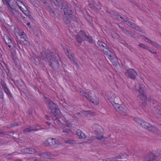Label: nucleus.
<instances>
[{
  "label": "nucleus",
  "mask_w": 161,
  "mask_h": 161,
  "mask_svg": "<svg viewBox=\"0 0 161 161\" xmlns=\"http://www.w3.org/2000/svg\"><path fill=\"white\" fill-rule=\"evenodd\" d=\"M41 58L46 61L49 62L50 65L56 71H58L59 69V64L58 62L57 55L53 52H43L41 53Z\"/></svg>",
  "instance_id": "nucleus-1"
},
{
  "label": "nucleus",
  "mask_w": 161,
  "mask_h": 161,
  "mask_svg": "<svg viewBox=\"0 0 161 161\" xmlns=\"http://www.w3.org/2000/svg\"><path fill=\"white\" fill-rule=\"evenodd\" d=\"M43 100L48 106V108L50 110L52 113H56L59 111L57 105L49 98L44 97Z\"/></svg>",
  "instance_id": "nucleus-2"
},
{
  "label": "nucleus",
  "mask_w": 161,
  "mask_h": 161,
  "mask_svg": "<svg viewBox=\"0 0 161 161\" xmlns=\"http://www.w3.org/2000/svg\"><path fill=\"white\" fill-rule=\"evenodd\" d=\"M149 102L152 108V114H155L161 112V104L160 103L151 99L149 100Z\"/></svg>",
  "instance_id": "nucleus-3"
},
{
  "label": "nucleus",
  "mask_w": 161,
  "mask_h": 161,
  "mask_svg": "<svg viewBox=\"0 0 161 161\" xmlns=\"http://www.w3.org/2000/svg\"><path fill=\"white\" fill-rule=\"evenodd\" d=\"M141 125L143 128L152 132L155 134L159 135H161L160 131L157 128L152 126L147 122L143 121Z\"/></svg>",
  "instance_id": "nucleus-4"
},
{
  "label": "nucleus",
  "mask_w": 161,
  "mask_h": 161,
  "mask_svg": "<svg viewBox=\"0 0 161 161\" xmlns=\"http://www.w3.org/2000/svg\"><path fill=\"white\" fill-rule=\"evenodd\" d=\"M114 109L120 114L123 116L126 115L127 108L124 105H115Z\"/></svg>",
  "instance_id": "nucleus-5"
},
{
  "label": "nucleus",
  "mask_w": 161,
  "mask_h": 161,
  "mask_svg": "<svg viewBox=\"0 0 161 161\" xmlns=\"http://www.w3.org/2000/svg\"><path fill=\"white\" fill-rule=\"evenodd\" d=\"M64 17V22L67 24H70L72 21L77 22L78 18L77 17L71 14V15L68 14Z\"/></svg>",
  "instance_id": "nucleus-6"
},
{
  "label": "nucleus",
  "mask_w": 161,
  "mask_h": 161,
  "mask_svg": "<svg viewBox=\"0 0 161 161\" xmlns=\"http://www.w3.org/2000/svg\"><path fill=\"white\" fill-rule=\"evenodd\" d=\"M1 85L3 88L4 92L8 96L9 98L11 100L14 99L13 95L6 84L2 80H1Z\"/></svg>",
  "instance_id": "nucleus-7"
},
{
  "label": "nucleus",
  "mask_w": 161,
  "mask_h": 161,
  "mask_svg": "<svg viewBox=\"0 0 161 161\" xmlns=\"http://www.w3.org/2000/svg\"><path fill=\"white\" fill-rule=\"evenodd\" d=\"M125 75L128 78L132 79H135L137 75L136 72L132 69H129L125 73Z\"/></svg>",
  "instance_id": "nucleus-8"
},
{
  "label": "nucleus",
  "mask_w": 161,
  "mask_h": 161,
  "mask_svg": "<svg viewBox=\"0 0 161 161\" xmlns=\"http://www.w3.org/2000/svg\"><path fill=\"white\" fill-rule=\"evenodd\" d=\"M139 99L140 105L142 107L145 106L147 104V97L144 92L142 94L138 97Z\"/></svg>",
  "instance_id": "nucleus-9"
},
{
  "label": "nucleus",
  "mask_w": 161,
  "mask_h": 161,
  "mask_svg": "<svg viewBox=\"0 0 161 161\" xmlns=\"http://www.w3.org/2000/svg\"><path fill=\"white\" fill-rule=\"evenodd\" d=\"M88 100L92 102L95 105H97L99 103V100L96 98L95 94L92 92H90L88 95Z\"/></svg>",
  "instance_id": "nucleus-10"
},
{
  "label": "nucleus",
  "mask_w": 161,
  "mask_h": 161,
  "mask_svg": "<svg viewBox=\"0 0 161 161\" xmlns=\"http://www.w3.org/2000/svg\"><path fill=\"white\" fill-rule=\"evenodd\" d=\"M59 9L61 13L65 15L69 14L71 15V14L73 13L72 10L67 5L64 6V5Z\"/></svg>",
  "instance_id": "nucleus-11"
},
{
  "label": "nucleus",
  "mask_w": 161,
  "mask_h": 161,
  "mask_svg": "<svg viewBox=\"0 0 161 161\" xmlns=\"http://www.w3.org/2000/svg\"><path fill=\"white\" fill-rule=\"evenodd\" d=\"M51 3L53 6H55V7L57 8V9L59 10L61 6L64 5V2L63 0H50Z\"/></svg>",
  "instance_id": "nucleus-12"
},
{
  "label": "nucleus",
  "mask_w": 161,
  "mask_h": 161,
  "mask_svg": "<svg viewBox=\"0 0 161 161\" xmlns=\"http://www.w3.org/2000/svg\"><path fill=\"white\" fill-rule=\"evenodd\" d=\"M157 158V157L154 153H150L145 157L144 161H156Z\"/></svg>",
  "instance_id": "nucleus-13"
},
{
  "label": "nucleus",
  "mask_w": 161,
  "mask_h": 161,
  "mask_svg": "<svg viewBox=\"0 0 161 161\" xmlns=\"http://www.w3.org/2000/svg\"><path fill=\"white\" fill-rule=\"evenodd\" d=\"M44 142L47 146H50L51 147L54 146L56 144V140L53 138H48Z\"/></svg>",
  "instance_id": "nucleus-14"
},
{
  "label": "nucleus",
  "mask_w": 161,
  "mask_h": 161,
  "mask_svg": "<svg viewBox=\"0 0 161 161\" xmlns=\"http://www.w3.org/2000/svg\"><path fill=\"white\" fill-rule=\"evenodd\" d=\"M122 31H123L125 34L127 35L128 36H130L135 39H137L139 38V37L138 35H136L134 33L131 31H130L126 29H124L123 28Z\"/></svg>",
  "instance_id": "nucleus-15"
},
{
  "label": "nucleus",
  "mask_w": 161,
  "mask_h": 161,
  "mask_svg": "<svg viewBox=\"0 0 161 161\" xmlns=\"http://www.w3.org/2000/svg\"><path fill=\"white\" fill-rule=\"evenodd\" d=\"M111 62L114 67H116L119 64L118 59L116 57L113 58V55H111L108 58Z\"/></svg>",
  "instance_id": "nucleus-16"
},
{
  "label": "nucleus",
  "mask_w": 161,
  "mask_h": 161,
  "mask_svg": "<svg viewBox=\"0 0 161 161\" xmlns=\"http://www.w3.org/2000/svg\"><path fill=\"white\" fill-rule=\"evenodd\" d=\"M101 49L108 58L110 57L111 55H113L111 51L107 47H102L101 48Z\"/></svg>",
  "instance_id": "nucleus-17"
},
{
  "label": "nucleus",
  "mask_w": 161,
  "mask_h": 161,
  "mask_svg": "<svg viewBox=\"0 0 161 161\" xmlns=\"http://www.w3.org/2000/svg\"><path fill=\"white\" fill-rule=\"evenodd\" d=\"M106 95L107 96L108 99L111 103H112L113 99L115 97V94L111 92H107Z\"/></svg>",
  "instance_id": "nucleus-18"
},
{
  "label": "nucleus",
  "mask_w": 161,
  "mask_h": 161,
  "mask_svg": "<svg viewBox=\"0 0 161 161\" xmlns=\"http://www.w3.org/2000/svg\"><path fill=\"white\" fill-rule=\"evenodd\" d=\"M101 127L97 125H94L92 126V128L94 130L93 132L95 134H98L100 133V130Z\"/></svg>",
  "instance_id": "nucleus-19"
},
{
  "label": "nucleus",
  "mask_w": 161,
  "mask_h": 161,
  "mask_svg": "<svg viewBox=\"0 0 161 161\" xmlns=\"http://www.w3.org/2000/svg\"><path fill=\"white\" fill-rule=\"evenodd\" d=\"M121 103L120 98L118 97H115L112 103H111L114 108H115V105H120L119 103Z\"/></svg>",
  "instance_id": "nucleus-20"
},
{
  "label": "nucleus",
  "mask_w": 161,
  "mask_h": 161,
  "mask_svg": "<svg viewBox=\"0 0 161 161\" xmlns=\"http://www.w3.org/2000/svg\"><path fill=\"white\" fill-rule=\"evenodd\" d=\"M38 155L42 157L46 158H48L51 156V154L49 152L40 153L38 154Z\"/></svg>",
  "instance_id": "nucleus-21"
},
{
  "label": "nucleus",
  "mask_w": 161,
  "mask_h": 161,
  "mask_svg": "<svg viewBox=\"0 0 161 161\" xmlns=\"http://www.w3.org/2000/svg\"><path fill=\"white\" fill-rule=\"evenodd\" d=\"M6 37L4 39L6 43L10 48L11 47V44H12V41L9 36L6 35Z\"/></svg>",
  "instance_id": "nucleus-22"
},
{
  "label": "nucleus",
  "mask_w": 161,
  "mask_h": 161,
  "mask_svg": "<svg viewBox=\"0 0 161 161\" xmlns=\"http://www.w3.org/2000/svg\"><path fill=\"white\" fill-rule=\"evenodd\" d=\"M76 134L80 139H84L86 137L84 134L79 129L77 130Z\"/></svg>",
  "instance_id": "nucleus-23"
},
{
  "label": "nucleus",
  "mask_w": 161,
  "mask_h": 161,
  "mask_svg": "<svg viewBox=\"0 0 161 161\" xmlns=\"http://www.w3.org/2000/svg\"><path fill=\"white\" fill-rule=\"evenodd\" d=\"M19 8L21 11L25 14H28V13H30L29 12L26 6L24 4H23V6L19 7Z\"/></svg>",
  "instance_id": "nucleus-24"
},
{
  "label": "nucleus",
  "mask_w": 161,
  "mask_h": 161,
  "mask_svg": "<svg viewBox=\"0 0 161 161\" xmlns=\"http://www.w3.org/2000/svg\"><path fill=\"white\" fill-rule=\"evenodd\" d=\"M78 35L80 36L83 41L85 40V38H86V36H87L86 33L82 31H80Z\"/></svg>",
  "instance_id": "nucleus-25"
},
{
  "label": "nucleus",
  "mask_w": 161,
  "mask_h": 161,
  "mask_svg": "<svg viewBox=\"0 0 161 161\" xmlns=\"http://www.w3.org/2000/svg\"><path fill=\"white\" fill-rule=\"evenodd\" d=\"M31 60L36 65H38L40 63L39 59L35 55H34L31 58Z\"/></svg>",
  "instance_id": "nucleus-26"
},
{
  "label": "nucleus",
  "mask_w": 161,
  "mask_h": 161,
  "mask_svg": "<svg viewBox=\"0 0 161 161\" xmlns=\"http://www.w3.org/2000/svg\"><path fill=\"white\" fill-rule=\"evenodd\" d=\"M43 128H41V129H33L31 128V127H30L29 128H26L25 129L24 131V132H29L30 131H31L32 130H34V131H36L38 130L43 129Z\"/></svg>",
  "instance_id": "nucleus-27"
},
{
  "label": "nucleus",
  "mask_w": 161,
  "mask_h": 161,
  "mask_svg": "<svg viewBox=\"0 0 161 161\" xmlns=\"http://www.w3.org/2000/svg\"><path fill=\"white\" fill-rule=\"evenodd\" d=\"M69 126L68 125H64L63 127V132L64 133H68L69 131Z\"/></svg>",
  "instance_id": "nucleus-28"
},
{
  "label": "nucleus",
  "mask_w": 161,
  "mask_h": 161,
  "mask_svg": "<svg viewBox=\"0 0 161 161\" xmlns=\"http://www.w3.org/2000/svg\"><path fill=\"white\" fill-rule=\"evenodd\" d=\"M81 113L82 114V115H83V114H84L85 115H87L88 114H91L94 115V114H95V113L92 112L90 111H84L81 112Z\"/></svg>",
  "instance_id": "nucleus-29"
},
{
  "label": "nucleus",
  "mask_w": 161,
  "mask_h": 161,
  "mask_svg": "<svg viewBox=\"0 0 161 161\" xmlns=\"http://www.w3.org/2000/svg\"><path fill=\"white\" fill-rule=\"evenodd\" d=\"M56 113H52L53 114V119L54 120V122L56 119L58 118V112H55Z\"/></svg>",
  "instance_id": "nucleus-30"
},
{
  "label": "nucleus",
  "mask_w": 161,
  "mask_h": 161,
  "mask_svg": "<svg viewBox=\"0 0 161 161\" xmlns=\"http://www.w3.org/2000/svg\"><path fill=\"white\" fill-rule=\"evenodd\" d=\"M134 120L138 124H140L141 125L143 121L142 119H141L140 118L137 117H135L134 118Z\"/></svg>",
  "instance_id": "nucleus-31"
},
{
  "label": "nucleus",
  "mask_w": 161,
  "mask_h": 161,
  "mask_svg": "<svg viewBox=\"0 0 161 161\" xmlns=\"http://www.w3.org/2000/svg\"><path fill=\"white\" fill-rule=\"evenodd\" d=\"M97 44L101 47V48L102 47H107L106 44L101 41H98L97 42Z\"/></svg>",
  "instance_id": "nucleus-32"
},
{
  "label": "nucleus",
  "mask_w": 161,
  "mask_h": 161,
  "mask_svg": "<svg viewBox=\"0 0 161 161\" xmlns=\"http://www.w3.org/2000/svg\"><path fill=\"white\" fill-rule=\"evenodd\" d=\"M151 44L158 49H161V46L154 41H153Z\"/></svg>",
  "instance_id": "nucleus-33"
},
{
  "label": "nucleus",
  "mask_w": 161,
  "mask_h": 161,
  "mask_svg": "<svg viewBox=\"0 0 161 161\" xmlns=\"http://www.w3.org/2000/svg\"><path fill=\"white\" fill-rule=\"evenodd\" d=\"M17 43L18 46L19 48L21 50H23V47L22 44V42L20 41L19 40L17 41Z\"/></svg>",
  "instance_id": "nucleus-34"
},
{
  "label": "nucleus",
  "mask_w": 161,
  "mask_h": 161,
  "mask_svg": "<svg viewBox=\"0 0 161 161\" xmlns=\"http://www.w3.org/2000/svg\"><path fill=\"white\" fill-rule=\"evenodd\" d=\"M13 14L16 17H19V15H21V13L16 9Z\"/></svg>",
  "instance_id": "nucleus-35"
},
{
  "label": "nucleus",
  "mask_w": 161,
  "mask_h": 161,
  "mask_svg": "<svg viewBox=\"0 0 161 161\" xmlns=\"http://www.w3.org/2000/svg\"><path fill=\"white\" fill-rule=\"evenodd\" d=\"M111 158L113 159V161H121L119 159H121V156L120 155Z\"/></svg>",
  "instance_id": "nucleus-36"
},
{
  "label": "nucleus",
  "mask_w": 161,
  "mask_h": 161,
  "mask_svg": "<svg viewBox=\"0 0 161 161\" xmlns=\"http://www.w3.org/2000/svg\"><path fill=\"white\" fill-rule=\"evenodd\" d=\"M76 38L77 41L79 43H81L82 42V41H83L82 38H80V36L78 34L76 36Z\"/></svg>",
  "instance_id": "nucleus-37"
},
{
  "label": "nucleus",
  "mask_w": 161,
  "mask_h": 161,
  "mask_svg": "<svg viewBox=\"0 0 161 161\" xmlns=\"http://www.w3.org/2000/svg\"><path fill=\"white\" fill-rule=\"evenodd\" d=\"M138 46L139 47L143 48L144 49H145L148 50H149V47L146 46L145 45L142 43H140Z\"/></svg>",
  "instance_id": "nucleus-38"
},
{
  "label": "nucleus",
  "mask_w": 161,
  "mask_h": 161,
  "mask_svg": "<svg viewBox=\"0 0 161 161\" xmlns=\"http://www.w3.org/2000/svg\"><path fill=\"white\" fill-rule=\"evenodd\" d=\"M19 36H20V37L21 39H23L24 41L28 39L27 37L26 36L24 32L22 33V34H20Z\"/></svg>",
  "instance_id": "nucleus-39"
},
{
  "label": "nucleus",
  "mask_w": 161,
  "mask_h": 161,
  "mask_svg": "<svg viewBox=\"0 0 161 161\" xmlns=\"http://www.w3.org/2000/svg\"><path fill=\"white\" fill-rule=\"evenodd\" d=\"M126 24L133 28H134L136 25L135 23L133 22H130L129 21H128V23H126Z\"/></svg>",
  "instance_id": "nucleus-40"
},
{
  "label": "nucleus",
  "mask_w": 161,
  "mask_h": 161,
  "mask_svg": "<svg viewBox=\"0 0 161 161\" xmlns=\"http://www.w3.org/2000/svg\"><path fill=\"white\" fill-rule=\"evenodd\" d=\"M86 36V39L85 38V40L87 41L90 43L92 42V39L90 36H88L87 35V36Z\"/></svg>",
  "instance_id": "nucleus-41"
},
{
  "label": "nucleus",
  "mask_w": 161,
  "mask_h": 161,
  "mask_svg": "<svg viewBox=\"0 0 161 161\" xmlns=\"http://www.w3.org/2000/svg\"><path fill=\"white\" fill-rule=\"evenodd\" d=\"M16 2L19 8V7L23 6V4L22 2L19 0H16Z\"/></svg>",
  "instance_id": "nucleus-42"
},
{
  "label": "nucleus",
  "mask_w": 161,
  "mask_h": 161,
  "mask_svg": "<svg viewBox=\"0 0 161 161\" xmlns=\"http://www.w3.org/2000/svg\"><path fill=\"white\" fill-rule=\"evenodd\" d=\"M29 152H30L28 154H33L35 153L36 150L35 149L32 148H29Z\"/></svg>",
  "instance_id": "nucleus-43"
},
{
  "label": "nucleus",
  "mask_w": 161,
  "mask_h": 161,
  "mask_svg": "<svg viewBox=\"0 0 161 161\" xmlns=\"http://www.w3.org/2000/svg\"><path fill=\"white\" fill-rule=\"evenodd\" d=\"M92 2H93V3L97 6V7H96V8H97V9H101V6L100 5V3H98V4H96V3H95L94 1H92Z\"/></svg>",
  "instance_id": "nucleus-44"
},
{
  "label": "nucleus",
  "mask_w": 161,
  "mask_h": 161,
  "mask_svg": "<svg viewBox=\"0 0 161 161\" xmlns=\"http://www.w3.org/2000/svg\"><path fill=\"white\" fill-rule=\"evenodd\" d=\"M86 19L87 21L89 22H91L92 21V17L89 15H87L86 16Z\"/></svg>",
  "instance_id": "nucleus-45"
},
{
  "label": "nucleus",
  "mask_w": 161,
  "mask_h": 161,
  "mask_svg": "<svg viewBox=\"0 0 161 161\" xmlns=\"http://www.w3.org/2000/svg\"><path fill=\"white\" fill-rule=\"evenodd\" d=\"M108 13L110 14V15H112L114 17H115L117 13L115 12L114 11L111 10L108 11Z\"/></svg>",
  "instance_id": "nucleus-46"
},
{
  "label": "nucleus",
  "mask_w": 161,
  "mask_h": 161,
  "mask_svg": "<svg viewBox=\"0 0 161 161\" xmlns=\"http://www.w3.org/2000/svg\"><path fill=\"white\" fill-rule=\"evenodd\" d=\"M144 38L145 39V41L146 42H148L149 43L151 44L153 42L151 40H149L148 38H146L144 36H143Z\"/></svg>",
  "instance_id": "nucleus-47"
},
{
  "label": "nucleus",
  "mask_w": 161,
  "mask_h": 161,
  "mask_svg": "<svg viewBox=\"0 0 161 161\" xmlns=\"http://www.w3.org/2000/svg\"><path fill=\"white\" fill-rule=\"evenodd\" d=\"M61 119V118H59L58 117V118L57 119H56V120L55 121V122H54L55 123V124L57 123L59 125L61 124H62V123L61 122V121L60 120Z\"/></svg>",
  "instance_id": "nucleus-48"
},
{
  "label": "nucleus",
  "mask_w": 161,
  "mask_h": 161,
  "mask_svg": "<svg viewBox=\"0 0 161 161\" xmlns=\"http://www.w3.org/2000/svg\"><path fill=\"white\" fill-rule=\"evenodd\" d=\"M7 5L8 7V8H10L11 7L13 8L14 7V4H11L10 3V2L9 3H7L6 4Z\"/></svg>",
  "instance_id": "nucleus-49"
},
{
  "label": "nucleus",
  "mask_w": 161,
  "mask_h": 161,
  "mask_svg": "<svg viewBox=\"0 0 161 161\" xmlns=\"http://www.w3.org/2000/svg\"><path fill=\"white\" fill-rule=\"evenodd\" d=\"M48 10L50 13L53 14L54 15H55L54 10L51 7Z\"/></svg>",
  "instance_id": "nucleus-50"
},
{
  "label": "nucleus",
  "mask_w": 161,
  "mask_h": 161,
  "mask_svg": "<svg viewBox=\"0 0 161 161\" xmlns=\"http://www.w3.org/2000/svg\"><path fill=\"white\" fill-rule=\"evenodd\" d=\"M140 86H139V84H136V85L135 86L134 88H133V89L135 91H138L139 87Z\"/></svg>",
  "instance_id": "nucleus-51"
},
{
  "label": "nucleus",
  "mask_w": 161,
  "mask_h": 161,
  "mask_svg": "<svg viewBox=\"0 0 161 161\" xmlns=\"http://www.w3.org/2000/svg\"><path fill=\"white\" fill-rule=\"evenodd\" d=\"M115 17L118 20H120V19H123V18L120 15L118 14L117 13L116 14Z\"/></svg>",
  "instance_id": "nucleus-52"
},
{
  "label": "nucleus",
  "mask_w": 161,
  "mask_h": 161,
  "mask_svg": "<svg viewBox=\"0 0 161 161\" xmlns=\"http://www.w3.org/2000/svg\"><path fill=\"white\" fill-rule=\"evenodd\" d=\"M136 30V31H141V29H140V28H139V27L137 25H135V27H134V28Z\"/></svg>",
  "instance_id": "nucleus-53"
},
{
  "label": "nucleus",
  "mask_w": 161,
  "mask_h": 161,
  "mask_svg": "<svg viewBox=\"0 0 161 161\" xmlns=\"http://www.w3.org/2000/svg\"><path fill=\"white\" fill-rule=\"evenodd\" d=\"M9 9L11 12H12L13 14L14 13V12L16 9L15 7L13 8L11 7L10 8H9Z\"/></svg>",
  "instance_id": "nucleus-54"
},
{
  "label": "nucleus",
  "mask_w": 161,
  "mask_h": 161,
  "mask_svg": "<svg viewBox=\"0 0 161 161\" xmlns=\"http://www.w3.org/2000/svg\"><path fill=\"white\" fill-rule=\"evenodd\" d=\"M89 7L93 10H95L96 9V7L94 6L91 3H89L88 4Z\"/></svg>",
  "instance_id": "nucleus-55"
},
{
  "label": "nucleus",
  "mask_w": 161,
  "mask_h": 161,
  "mask_svg": "<svg viewBox=\"0 0 161 161\" xmlns=\"http://www.w3.org/2000/svg\"><path fill=\"white\" fill-rule=\"evenodd\" d=\"M3 93L2 90H1L0 91V98L2 99H3Z\"/></svg>",
  "instance_id": "nucleus-56"
},
{
  "label": "nucleus",
  "mask_w": 161,
  "mask_h": 161,
  "mask_svg": "<svg viewBox=\"0 0 161 161\" xmlns=\"http://www.w3.org/2000/svg\"><path fill=\"white\" fill-rule=\"evenodd\" d=\"M139 92L140 95H141L142 92H143V88H142L140 86L139 87L138 90V91Z\"/></svg>",
  "instance_id": "nucleus-57"
},
{
  "label": "nucleus",
  "mask_w": 161,
  "mask_h": 161,
  "mask_svg": "<svg viewBox=\"0 0 161 161\" xmlns=\"http://www.w3.org/2000/svg\"><path fill=\"white\" fill-rule=\"evenodd\" d=\"M96 139L101 140L105 138V137L103 136H100L96 137Z\"/></svg>",
  "instance_id": "nucleus-58"
},
{
  "label": "nucleus",
  "mask_w": 161,
  "mask_h": 161,
  "mask_svg": "<svg viewBox=\"0 0 161 161\" xmlns=\"http://www.w3.org/2000/svg\"><path fill=\"white\" fill-rule=\"evenodd\" d=\"M4 2L3 0H0V8H1L4 5Z\"/></svg>",
  "instance_id": "nucleus-59"
},
{
  "label": "nucleus",
  "mask_w": 161,
  "mask_h": 161,
  "mask_svg": "<svg viewBox=\"0 0 161 161\" xmlns=\"http://www.w3.org/2000/svg\"><path fill=\"white\" fill-rule=\"evenodd\" d=\"M18 123L16 122H14L13 124H12L10 126V127H14L15 126H17L19 125Z\"/></svg>",
  "instance_id": "nucleus-60"
},
{
  "label": "nucleus",
  "mask_w": 161,
  "mask_h": 161,
  "mask_svg": "<svg viewBox=\"0 0 161 161\" xmlns=\"http://www.w3.org/2000/svg\"><path fill=\"white\" fill-rule=\"evenodd\" d=\"M24 44H25L27 46H30V43L27 40H25L24 41Z\"/></svg>",
  "instance_id": "nucleus-61"
},
{
  "label": "nucleus",
  "mask_w": 161,
  "mask_h": 161,
  "mask_svg": "<svg viewBox=\"0 0 161 161\" xmlns=\"http://www.w3.org/2000/svg\"><path fill=\"white\" fill-rule=\"evenodd\" d=\"M82 95L84 97H86L87 100H88L89 98H88V95L87 96L86 92H83L82 93Z\"/></svg>",
  "instance_id": "nucleus-62"
},
{
  "label": "nucleus",
  "mask_w": 161,
  "mask_h": 161,
  "mask_svg": "<svg viewBox=\"0 0 161 161\" xmlns=\"http://www.w3.org/2000/svg\"><path fill=\"white\" fill-rule=\"evenodd\" d=\"M103 161H113V160L111 158L104 159H103Z\"/></svg>",
  "instance_id": "nucleus-63"
},
{
  "label": "nucleus",
  "mask_w": 161,
  "mask_h": 161,
  "mask_svg": "<svg viewBox=\"0 0 161 161\" xmlns=\"http://www.w3.org/2000/svg\"><path fill=\"white\" fill-rule=\"evenodd\" d=\"M44 4H45V5L46 6V8H47L48 10L51 7L46 2V3H44Z\"/></svg>",
  "instance_id": "nucleus-64"
}]
</instances>
